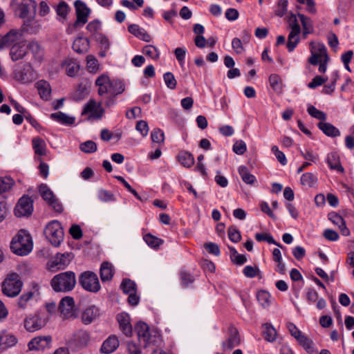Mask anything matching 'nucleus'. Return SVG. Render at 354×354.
<instances>
[{"mask_svg": "<svg viewBox=\"0 0 354 354\" xmlns=\"http://www.w3.org/2000/svg\"><path fill=\"white\" fill-rule=\"evenodd\" d=\"M97 86V93L100 96H105L106 106H112L115 102V97L124 91V85L120 81H111L106 75L99 76L95 80Z\"/></svg>", "mask_w": 354, "mask_h": 354, "instance_id": "f257e3e1", "label": "nucleus"}, {"mask_svg": "<svg viewBox=\"0 0 354 354\" xmlns=\"http://www.w3.org/2000/svg\"><path fill=\"white\" fill-rule=\"evenodd\" d=\"M16 12L19 17L24 19L27 31H32V24H35L37 3L34 0H15Z\"/></svg>", "mask_w": 354, "mask_h": 354, "instance_id": "f03ea898", "label": "nucleus"}, {"mask_svg": "<svg viewBox=\"0 0 354 354\" xmlns=\"http://www.w3.org/2000/svg\"><path fill=\"white\" fill-rule=\"evenodd\" d=\"M135 330L138 336L139 342L144 347L157 346L162 344V339L158 332L150 330L149 326L145 322H138Z\"/></svg>", "mask_w": 354, "mask_h": 354, "instance_id": "7ed1b4c3", "label": "nucleus"}, {"mask_svg": "<svg viewBox=\"0 0 354 354\" xmlns=\"http://www.w3.org/2000/svg\"><path fill=\"white\" fill-rule=\"evenodd\" d=\"M76 285V276L73 271H66L55 275L50 281L52 288L57 292L73 290Z\"/></svg>", "mask_w": 354, "mask_h": 354, "instance_id": "20e7f679", "label": "nucleus"}, {"mask_svg": "<svg viewBox=\"0 0 354 354\" xmlns=\"http://www.w3.org/2000/svg\"><path fill=\"white\" fill-rule=\"evenodd\" d=\"M10 248L17 255H27L32 249V237L26 231L21 230L12 239Z\"/></svg>", "mask_w": 354, "mask_h": 354, "instance_id": "39448f33", "label": "nucleus"}, {"mask_svg": "<svg viewBox=\"0 0 354 354\" xmlns=\"http://www.w3.org/2000/svg\"><path fill=\"white\" fill-rule=\"evenodd\" d=\"M23 282L19 276L16 272L9 274L2 283L3 293L9 297H15L17 296L22 288Z\"/></svg>", "mask_w": 354, "mask_h": 354, "instance_id": "423d86ee", "label": "nucleus"}, {"mask_svg": "<svg viewBox=\"0 0 354 354\" xmlns=\"http://www.w3.org/2000/svg\"><path fill=\"white\" fill-rule=\"evenodd\" d=\"M46 237L54 246H59L64 238V231L61 223L57 221L50 222L44 230Z\"/></svg>", "mask_w": 354, "mask_h": 354, "instance_id": "0eeeda50", "label": "nucleus"}, {"mask_svg": "<svg viewBox=\"0 0 354 354\" xmlns=\"http://www.w3.org/2000/svg\"><path fill=\"white\" fill-rule=\"evenodd\" d=\"M79 283L83 289L91 292H97L101 288L97 275L91 271L82 272L80 275Z\"/></svg>", "mask_w": 354, "mask_h": 354, "instance_id": "6e6552de", "label": "nucleus"}, {"mask_svg": "<svg viewBox=\"0 0 354 354\" xmlns=\"http://www.w3.org/2000/svg\"><path fill=\"white\" fill-rule=\"evenodd\" d=\"M104 113L102 102L97 103L93 99L88 100L82 111V115H85L87 120L101 119Z\"/></svg>", "mask_w": 354, "mask_h": 354, "instance_id": "1a4fd4ad", "label": "nucleus"}, {"mask_svg": "<svg viewBox=\"0 0 354 354\" xmlns=\"http://www.w3.org/2000/svg\"><path fill=\"white\" fill-rule=\"evenodd\" d=\"M310 50L311 55L308 61L313 66L317 65L321 61L328 59L326 48L322 43L311 41Z\"/></svg>", "mask_w": 354, "mask_h": 354, "instance_id": "9d476101", "label": "nucleus"}, {"mask_svg": "<svg viewBox=\"0 0 354 354\" xmlns=\"http://www.w3.org/2000/svg\"><path fill=\"white\" fill-rule=\"evenodd\" d=\"M33 212V201L28 196H24L19 198L15 207V214L18 217L28 216Z\"/></svg>", "mask_w": 354, "mask_h": 354, "instance_id": "9b49d317", "label": "nucleus"}, {"mask_svg": "<svg viewBox=\"0 0 354 354\" xmlns=\"http://www.w3.org/2000/svg\"><path fill=\"white\" fill-rule=\"evenodd\" d=\"M59 310L63 319L75 318L76 312L73 298L68 296L64 297L59 303Z\"/></svg>", "mask_w": 354, "mask_h": 354, "instance_id": "f8f14e48", "label": "nucleus"}, {"mask_svg": "<svg viewBox=\"0 0 354 354\" xmlns=\"http://www.w3.org/2000/svg\"><path fill=\"white\" fill-rule=\"evenodd\" d=\"M228 337L222 344L224 351H231L241 343V337L238 329L234 326H230L228 329Z\"/></svg>", "mask_w": 354, "mask_h": 354, "instance_id": "ddd939ff", "label": "nucleus"}, {"mask_svg": "<svg viewBox=\"0 0 354 354\" xmlns=\"http://www.w3.org/2000/svg\"><path fill=\"white\" fill-rule=\"evenodd\" d=\"M45 319L39 314H34L24 319V327L28 332H35L43 328Z\"/></svg>", "mask_w": 354, "mask_h": 354, "instance_id": "4468645a", "label": "nucleus"}, {"mask_svg": "<svg viewBox=\"0 0 354 354\" xmlns=\"http://www.w3.org/2000/svg\"><path fill=\"white\" fill-rule=\"evenodd\" d=\"M76 12L75 25H84L88 21V17L90 14V9L86 5L80 0H77L74 3Z\"/></svg>", "mask_w": 354, "mask_h": 354, "instance_id": "2eb2a0df", "label": "nucleus"}, {"mask_svg": "<svg viewBox=\"0 0 354 354\" xmlns=\"http://www.w3.org/2000/svg\"><path fill=\"white\" fill-rule=\"evenodd\" d=\"M18 342L17 336L6 330L0 331V350L4 351L15 346Z\"/></svg>", "mask_w": 354, "mask_h": 354, "instance_id": "dca6fc26", "label": "nucleus"}, {"mask_svg": "<svg viewBox=\"0 0 354 354\" xmlns=\"http://www.w3.org/2000/svg\"><path fill=\"white\" fill-rule=\"evenodd\" d=\"M52 342L50 336H38L32 339L28 344V349L30 351H39L44 350L50 346Z\"/></svg>", "mask_w": 354, "mask_h": 354, "instance_id": "f3484780", "label": "nucleus"}, {"mask_svg": "<svg viewBox=\"0 0 354 354\" xmlns=\"http://www.w3.org/2000/svg\"><path fill=\"white\" fill-rule=\"evenodd\" d=\"M21 34L17 30H11L4 36L0 37V50L8 46H12L20 41Z\"/></svg>", "mask_w": 354, "mask_h": 354, "instance_id": "a211bd4d", "label": "nucleus"}, {"mask_svg": "<svg viewBox=\"0 0 354 354\" xmlns=\"http://www.w3.org/2000/svg\"><path fill=\"white\" fill-rule=\"evenodd\" d=\"M70 262L68 254H57L51 261H48L49 269L54 272L55 268L64 269Z\"/></svg>", "mask_w": 354, "mask_h": 354, "instance_id": "6ab92c4d", "label": "nucleus"}, {"mask_svg": "<svg viewBox=\"0 0 354 354\" xmlns=\"http://www.w3.org/2000/svg\"><path fill=\"white\" fill-rule=\"evenodd\" d=\"M117 321L120 329L127 337H130L133 333V328L130 322L129 315L125 313H121L117 315Z\"/></svg>", "mask_w": 354, "mask_h": 354, "instance_id": "aec40b11", "label": "nucleus"}, {"mask_svg": "<svg viewBox=\"0 0 354 354\" xmlns=\"http://www.w3.org/2000/svg\"><path fill=\"white\" fill-rule=\"evenodd\" d=\"M28 52V46L26 41H20L13 45L10 48V55L12 61L22 59Z\"/></svg>", "mask_w": 354, "mask_h": 354, "instance_id": "412c9836", "label": "nucleus"}, {"mask_svg": "<svg viewBox=\"0 0 354 354\" xmlns=\"http://www.w3.org/2000/svg\"><path fill=\"white\" fill-rule=\"evenodd\" d=\"M100 309L95 306H91L86 308L82 313L81 319L82 322L86 324H90L97 317L100 316Z\"/></svg>", "mask_w": 354, "mask_h": 354, "instance_id": "4be33fe9", "label": "nucleus"}, {"mask_svg": "<svg viewBox=\"0 0 354 354\" xmlns=\"http://www.w3.org/2000/svg\"><path fill=\"white\" fill-rule=\"evenodd\" d=\"M115 273L113 265L109 261H104L100 269V276L102 281H111Z\"/></svg>", "mask_w": 354, "mask_h": 354, "instance_id": "5701e85b", "label": "nucleus"}, {"mask_svg": "<svg viewBox=\"0 0 354 354\" xmlns=\"http://www.w3.org/2000/svg\"><path fill=\"white\" fill-rule=\"evenodd\" d=\"M297 16L302 26V36L306 39L308 35L314 33L313 22L310 17L304 14L298 13Z\"/></svg>", "mask_w": 354, "mask_h": 354, "instance_id": "b1692460", "label": "nucleus"}, {"mask_svg": "<svg viewBox=\"0 0 354 354\" xmlns=\"http://www.w3.org/2000/svg\"><path fill=\"white\" fill-rule=\"evenodd\" d=\"M119 346V341L116 336L111 335L109 337L101 346V352L104 353H111L113 352Z\"/></svg>", "mask_w": 354, "mask_h": 354, "instance_id": "393cba45", "label": "nucleus"}, {"mask_svg": "<svg viewBox=\"0 0 354 354\" xmlns=\"http://www.w3.org/2000/svg\"><path fill=\"white\" fill-rule=\"evenodd\" d=\"M34 292L28 291L22 294L17 300V306L19 310H26L30 306Z\"/></svg>", "mask_w": 354, "mask_h": 354, "instance_id": "a878e982", "label": "nucleus"}, {"mask_svg": "<svg viewBox=\"0 0 354 354\" xmlns=\"http://www.w3.org/2000/svg\"><path fill=\"white\" fill-rule=\"evenodd\" d=\"M66 74L70 77H74L80 70V65L77 62L73 59H66L62 64Z\"/></svg>", "mask_w": 354, "mask_h": 354, "instance_id": "bb28decb", "label": "nucleus"}, {"mask_svg": "<svg viewBox=\"0 0 354 354\" xmlns=\"http://www.w3.org/2000/svg\"><path fill=\"white\" fill-rule=\"evenodd\" d=\"M317 125L319 129H321L327 136L337 137L340 135L339 131L330 123L325 122L324 121L319 122Z\"/></svg>", "mask_w": 354, "mask_h": 354, "instance_id": "cd10ccee", "label": "nucleus"}, {"mask_svg": "<svg viewBox=\"0 0 354 354\" xmlns=\"http://www.w3.org/2000/svg\"><path fill=\"white\" fill-rule=\"evenodd\" d=\"M177 159L180 165L185 167L189 168L194 164L193 155L185 151H180L177 156Z\"/></svg>", "mask_w": 354, "mask_h": 354, "instance_id": "c85d7f7f", "label": "nucleus"}, {"mask_svg": "<svg viewBox=\"0 0 354 354\" xmlns=\"http://www.w3.org/2000/svg\"><path fill=\"white\" fill-rule=\"evenodd\" d=\"M88 47L89 41L88 39L84 37L77 38L73 44V50L78 53H86L88 50Z\"/></svg>", "mask_w": 354, "mask_h": 354, "instance_id": "c756f323", "label": "nucleus"}, {"mask_svg": "<svg viewBox=\"0 0 354 354\" xmlns=\"http://www.w3.org/2000/svg\"><path fill=\"white\" fill-rule=\"evenodd\" d=\"M128 30L132 35L145 41H149L150 39L149 35L143 28H140L137 24H131L129 26Z\"/></svg>", "mask_w": 354, "mask_h": 354, "instance_id": "7c9ffc66", "label": "nucleus"}, {"mask_svg": "<svg viewBox=\"0 0 354 354\" xmlns=\"http://www.w3.org/2000/svg\"><path fill=\"white\" fill-rule=\"evenodd\" d=\"M36 84L40 97L44 100H48L51 93L49 83L44 80H40Z\"/></svg>", "mask_w": 354, "mask_h": 354, "instance_id": "2f4dec72", "label": "nucleus"}, {"mask_svg": "<svg viewBox=\"0 0 354 354\" xmlns=\"http://www.w3.org/2000/svg\"><path fill=\"white\" fill-rule=\"evenodd\" d=\"M32 147L35 153L39 156H44L46 153V145L45 141L39 137L32 139Z\"/></svg>", "mask_w": 354, "mask_h": 354, "instance_id": "473e14b6", "label": "nucleus"}, {"mask_svg": "<svg viewBox=\"0 0 354 354\" xmlns=\"http://www.w3.org/2000/svg\"><path fill=\"white\" fill-rule=\"evenodd\" d=\"M327 163L331 169L337 170L339 172L344 171V168L340 164L339 156L336 153H331L328 155Z\"/></svg>", "mask_w": 354, "mask_h": 354, "instance_id": "72a5a7b5", "label": "nucleus"}, {"mask_svg": "<svg viewBox=\"0 0 354 354\" xmlns=\"http://www.w3.org/2000/svg\"><path fill=\"white\" fill-rule=\"evenodd\" d=\"M257 298L261 306L268 308L271 304V295L266 290H260L257 294Z\"/></svg>", "mask_w": 354, "mask_h": 354, "instance_id": "f704fd0d", "label": "nucleus"}, {"mask_svg": "<svg viewBox=\"0 0 354 354\" xmlns=\"http://www.w3.org/2000/svg\"><path fill=\"white\" fill-rule=\"evenodd\" d=\"M50 118L62 124H72L75 122V118L69 117L62 112L53 113Z\"/></svg>", "mask_w": 354, "mask_h": 354, "instance_id": "c9c22d12", "label": "nucleus"}, {"mask_svg": "<svg viewBox=\"0 0 354 354\" xmlns=\"http://www.w3.org/2000/svg\"><path fill=\"white\" fill-rule=\"evenodd\" d=\"M299 35L300 33L298 32H289L288 36V41L286 44V47L289 52L293 51L297 44L299 43Z\"/></svg>", "mask_w": 354, "mask_h": 354, "instance_id": "e433bc0d", "label": "nucleus"}, {"mask_svg": "<svg viewBox=\"0 0 354 354\" xmlns=\"http://www.w3.org/2000/svg\"><path fill=\"white\" fill-rule=\"evenodd\" d=\"M263 335L265 339L269 342H273L276 339L277 331L270 324L263 325Z\"/></svg>", "mask_w": 354, "mask_h": 354, "instance_id": "4c0bfd02", "label": "nucleus"}, {"mask_svg": "<svg viewBox=\"0 0 354 354\" xmlns=\"http://www.w3.org/2000/svg\"><path fill=\"white\" fill-rule=\"evenodd\" d=\"M239 173L243 181L247 184L252 185L256 180L255 176L251 174L245 166L239 167Z\"/></svg>", "mask_w": 354, "mask_h": 354, "instance_id": "58836bf2", "label": "nucleus"}, {"mask_svg": "<svg viewBox=\"0 0 354 354\" xmlns=\"http://www.w3.org/2000/svg\"><path fill=\"white\" fill-rule=\"evenodd\" d=\"M74 337L77 344L80 346H86L90 341L89 334L85 330L77 332Z\"/></svg>", "mask_w": 354, "mask_h": 354, "instance_id": "ea45409f", "label": "nucleus"}, {"mask_svg": "<svg viewBox=\"0 0 354 354\" xmlns=\"http://www.w3.org/2000/svg\"><path fill=\"white\" fill-rule=\"evenodd\" d=\"M271 88L277 93L282 92V82L281 77L277 74H272L269 77Z\"/></svg>", "mask_w": 354, "mask_h": 354, "instance_id": "a19ab883", "label": "nucleus"}, {"mask_svg": "<svg viewBox=\"0 0 354 354\" xmlns=\"http://www.w3.org/2000/svg\"><path fill=\"white\" fill-rule=\"evenodd\" d=\"M299 344L309 353H313L314 350V343L312 339H309L303 334L297 339Z\"/></svg>", "mask_w": 354, "mask_h": 354, "instance_id": "79ce46f5", "label": "nucleus"}, {"mask_svg": "<svg viewBox=\"0 0 354 354\" xmlns=\"http://www.w3.org/2000/svg\"><path fill=\"white\" fill-rule=\"evenodd\" d=\"M120 288L127 295L137 291L136 283L129 279H124L120 284Z\"/></svg>", "mask_w": 354, "mask_h": 354, "instance_id": "37998d69", "label": "nucleus"}, {"mask_svg": "<svg viewBox=\"0 0 354 354\" xmlns=\"http://www.w3.org/2000/svg\"><path fill=\"white\" fill-rule=\"evenodd\" d=\"M297 15L291 14L288 18V27L290 28V32L301 33V29L298 21Z\"/></svg>", "mask_w": 354, "mask_h": 354, "instance_id": "c03bdc74", "label": "nucleus"}, {"mask_svg": "<svg viewBox=\"0 0 354 354\" xmlns=\"http://www.w3.org/2000/svg\"><path fill=\"white\" fill-rule=\"evenodd\" d=\"M15 185L14 180L9 177H0V194L9 191Z\"/></svg>", "mask_w": 354, "mask_h": 354, "instance_id": "a18cd8bd", "label": "nucleus"}, {"mask_svg": "<svg viewBox=\"0 0 354 354\" xmlns=\"http://www.w3.org/2000/svg\"><path fill=\"white\" fill-rule=\"evenodd\" d=\"M317 181V177L312 173H305L301 177L302 185L308 187H313Z\"/></svg>", "mask_w": 354, "mask_h": 354, "instance_id": "49530a36", "label": "nucleus"}, {"mask_svg": "<svg viewBox=\"0 0 354 354\" xmlns=\"http://www.w3.org/2000/svg\"><path fill=\"white\" fill-rule=\"evenodd\" d=\"M146 243L153 248H158L160 245L163 243V240L153 236L151 234H147L143 237Z\"/></svg>", "mask_w": 354, "mask_h": 354, "instance_id": "de8ad7c7", "label": "nucleus"}, {"mask_svg": "<svg viewBox=\"0 0 354 354\" xmlns=\"http://www.w3.org/2000/svg\"><path fill=\"white\" fill-rule=\"evenodd\" d=\"M39 190L41 196L47 203L56 197L46 185H41Z\"/></svg>", "mask_w": 354, "mask_h": 354, "instance_id": "09e8293b", "label": "nucleus"}, {"mask_svg": "<svg viewBox=\"0 0 354 354\" xmlns=\"http://www.w3.org/2000/svg\"><path fill=\"white\" fill-rule=\"evenodd\" d=\"M307 111L310 116L321 120V122H324L326 120V114L318 110L313 105L308 106Z\"/></svg>", "mask_w": 354, "mask_h": 354, "instance_id": "8fccbe9b", "label": "nucleus"}, {"mask_svg": "<svg viewBox=\"0 0 354 354\" xmlns=\"http://www.w3.org/2000/svg\"><path fill=\"white\" fill-rule=\"evenodd\" d=\"M86 66L90 73H96L99 68L97 59L93 55H88L86 57Z\"/></svg>", "mask_w": 354, "mask_h": 354, "instance_id": "3c124183", "label": "nucleus"}, {"mask_svg": "<svg viewBox=\"0 0 354 354\" xmlns=\"http://www.w3.org/2000/svg\"><path fill=\"white\" fill-rule=\"evenodd\" d=\"M80 149L82 151L91 153L97 151V145L92 140H88L80 145Z\"/></svg>", "mask_w": 354, "mask_h": 354, "instance_id": "603ef678", "label": "nucleus"}, {"mask_svg": "<svg viewBox=\"0 0 354 354\" xmlns=\"http://www.w3.org/2000/svg\"><path fill=\"white\" fill-rule=\"evenodd\" d=\"M142 53L153 59H157L159 57V52L158 49L152 46L147 45L143 48Z\"/></svg>", "mask_w": 354, "mask_h": 354, "instance_id": "864d4df0", "label": "nucleus"}, {"mask_svg": "<svg viewBox=\"0 0 354 354\" xmlns=\"http://www.w3.org/2000/svg\"><path fill=\"white\" fill-rule=\"evenodd\" d=\"M255 239L257 241H267L269 243H272L281 248V245L277 243L270 234L257 233L255 235Z\"/></svg>", "mask_w": 354, "mask_h": 354, "instance_id": "5fc2aeb1", "label": "nucleus"}, {"mask_svg": "<svg viewBox=\"0 0 354 354\" xmlns=\"http://www.w3.org/2000/svg\"><path fill=\"white\" fill-rule=\"evenodd\" d=\"M288 0H279L276 8L275 15L278 17H283L287 11Z\"/></svg>", "mask_w": 354, "mask_h": 354, "instance_id": "6e6d98bb", "label": "nucleus"}, {"mask_svg": "<svg viewBox=\"0 0 354 354\" xmlns=\"http://www.w3.org/2000/svg\"><path fill=\"white\" fill-rule=\"evenodd\" d=\"M151 138L153 142L162 143L165 140V135L160 129H155L151 133Z\"/></svg>", "mask_w": 354, "mask_h": 354, "instance_id": "4d7b16f0", "label": "nucleus"}, {"mask_svg": "<svg viewBox=\"0 0 354 354\" xmlns=\"http://www.w3.org/2000/svg\"><path fill=\"white\" fill-rule=\"evenodd\" d=\"M164 80L167 86L170 89H174L176 87L177 82L171 73L167 72L164 74Z\"/></svg>", "mask_w": 354, "mask_h": 354, "instance_id": "13d9d810", "label": "nucleus"}, {"mask_svg": "<svg viewBox=\"0 0 354 354\" xmlns=\"http://www.w3.org/2000/svg\"><path fill=\"white\" fill-rule=\"evenodd\" d=\"M228 236L229 239L234 243H238L241 241V235L240 232L234 226H231L228 228Z\"/></svg>", "mask_w": 354, "mask_h": 354, "instance_id": "bf43d9fd", "label": "nucleus"}, {"mask_svg": "<svg viewBox=\"0 0 354 354\" xmlns=\"http://www.w3.org/2000/svg\"><path fill=\"white\" fill-rule=\"evenodd\" d=\"M98 198L103 202H110L115 201L114 195L105 189H100L98 192Z\"/></svg>", "mask_w": 354, "mask_h": 354, "instance_id": "052dcab7", "label": "nucleus"}, {"mask_svg": "<svg viewBox=\"0 0 354 354\" xmlns=\"http://www.w3.org/2000/svg\"><path fill=\"white\" fill-rule=\"evenodd\" d=\"M271 151L274 153L277 159L282 165H286L287 164V160L285 154L282 151H279L277 146H272Z\"/></svg>", "mask_w": 354, "mask_h": 354, "instance_id": "680f3d73", "label": "nucleus"}, {"mask_svg": "<svg viewBox=\"0 0 354 354\" xmlns=\"http://www.w3.org/2000/svg\"><path fill=\"white\" fill-rule=\"evenodd\" d=\"M338 79V73L337 72H335L332 75V82L329 85H326L324 87L323 92L326 94L332 93L335 88V83Z\"/></svg>", "mask_w": 354, "mask_h": 354, "instance_id": "e2e57ef3", "label": "nucleus"}, {"mask_svg": "<svg viewBox=\"0 0 354 354\" xmlns=\"http://www.w3.org/2000/svg\"><path fill=\"white\" fill-rule=\"evenodd\" d=\"M300 4L306 5V11L310 14H315L317 9L315 8V3L313 0H297Z\"/></svg>", "mask_w": 354, "mask_h": 354, "instance_id": "0e129e2a", "label": "nucleus"}, {"mask_svg": "<svg viewBox=\"0 0 354 354\" xmlns=\"http://www.w3.org/2000/svg\"><path fill=\"white\" fill-rule=\"evenodd\" d=\"M136 129L142 136H146L149 132L148 124L145 120L138 121L136 124Z\"/></svg>", "mask_w": 354, "mask_h": 354, "instance_id": "69168bd1", "label": "nucleus"}, {"mask_svg": "<svg viewBox=\"0 0 354 354\" xmlns=\"http://www.w3.org/2000/svg\"><path fill=\"white\" fill-rule=\"evenodd\" d=\"M68 10L69 8L68 5L65 2L62 1L58 4L56 11L59 16L65 19L68 15Z\"/></svg>", "mask_w": 354, "mask_h": 354, "instance_id": "338daca9", "label": "nucleus"}, {"mask_svg": "<svg viewBox=\"0 0 354 354\" xmlns=\"http://www.w3.org/2000/svg\"><path fill=\"white\" fill-rule=\"evenodd\" d=\"M48 205L56 212L62 213L64 210L63 205L57 197L48 203Z\"/></svg>", "mask_w": 354, "mask_h": 354, "instance_id": "774afa93", "label": "nucleus"}]
</instances>
